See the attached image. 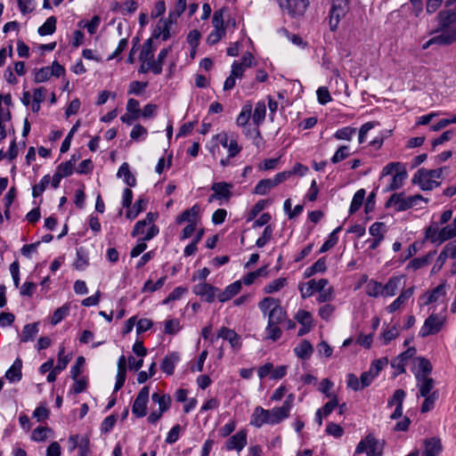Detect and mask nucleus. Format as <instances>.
<instances>
[{
	"mask_svg": "<svg viewBox=\"0 0 456 456\" xmlns=\"http://www.w3.org/2000/svg\"><path fill=\"white\" fill-rule=\"evenodd\" d=\"M294 401L295 395L289 394L280 407L265 410L261 406H256L251 415L250 425L256 428H261L264 425L273 426L281 423L289 417Z\"/></svg>",
	"mask_w": 456,
	"mask_h": 456,
	"instance_id": "f257e3e1",
	"label": "nucleus"
},
{
	"mask_svg": "<svg viewBox=\"0 0 456 456\" xmlns=\"http://www.w3.org/2000/svg\"><path fill=\"white\" fill-rule=\"evenodd\" d=\"M438 19L443 29L438 36L432 37L423 45L424 49L432 45H447L456 41V8L440 12Z\"/></svg>",
	"mask_w": 456,
	"mask_h": 456,
	"instance_id": "f03ea898",
	"label": "nucleus"
},
{
	"mask_svg": "<svg viewBox=\"0 0 456 456\" xmlns=\"http://www.w3.org/2000/svg\"><path fill=\"white\" fill-rule=\"evenodd\" d=\"M442 168L428 170L420 168L412 177V183L418 184L422 191H431L440 185Z\"/></svg>",
	"mask_w": 456,
	"mask_h": 456,
	"instance_id": "7ed1b4c3",
	"label": "nucleus"
},
{
	"mask_svg": "<svg viewBox=\"0 0 456 456\" xmlns=\"http://www.w3.org/2000/svg\"><path fill=\"white\" fill-rule=\"evenodd\" d=\"M419 201L428 202L421 195L416 194L407 197L404 192L394 193L386 203L387 208H393L395 211L401 212L419 205Z\"/></svg>",
	"mask_w": 456,
	"mask_h": 456,
	"instance_id": "20e7f679",
	"label": "nucleus"
},
{
	"mask_svg": "<svg viewBox=\"0 0 456 456\" xmlns=\"http://www.w3.org/2000/svg\"><path fill=\"white\" fill-rule=\"evenodd\" d=\"M349 11V0H332L330 10L329 25L332 31L338 27L340 20Z\"/></svg>",
	"mask_w": 456,
	"mask_h": 456,
	"instance_id": "39448f33",
	"label": "nucleus"
},
{
	"mask_svg": "<svg viewBox=\"0 0 456 456\" xmlns=\"http://www.w3.org/2000/svg\"><path fill=\"white\" fill-rule=\"evenodd\" d=\"M282 13L291 18H299L305 14L309 5L308 0H277Z\"/></svg>",
	"mask_w": 456,
	"mask_h": 456,
	"instance_id": "423d86ee",
	"label": "nucleus"
},
{
	"mask_svg": "<svg viewBox=\"0 0 456 456\" xmlns=\"http://www.w3.org/2000/svg\"><path fill=\"white\" fill-rule=\"evenodd\" d=\"M444 322V317L432 314L426 319L419 332V335L421 338H425L438 333L442 330Z\"/></svg>",
	"mask_w": 456,
	"mask_h": 456,
	"instance_id": "0eeeda50",
	"label": "nucleus"
},
{
	"mask_svg": "<svg viewBox=\"0 0 456 456\" xmlns=\"http://www.w3.org/2000/svg\"><path fill=\"white\" fill-rule=\"evenodd\" d=\"M362 452H365L367 456L382 455V447L379 441L372 435H368L356 446L355 453Z\"/></svg>",
	"mask_w": 456,
	"mask_h": 456,
	"instance_id": "6e6552de",
	"label": "nucleus"
},
{
	"mask_svg": "<svg viewBox=\"0 0 456 456\" xmlns=\"http://www.w3.org/2000/svg\"><path fill=\"white\" fill-rule=\"evenodd\" d=\"M64 73V68L57 61H53L51 67H44L35 73V82L43 83L47 81L51 77H59Z\"/></svg>",
	"mask_w": 456,
	"mask_h": 456,
	"instance_id": "1a4fd4ad",
	"label": "nucleus"
},
{
	"mask_svg": "<svg viewBox=\"0 0 456 456\" xmlns=\"http://www.w3.org/2000/svg\"><path fill=\"white\" fill-rule=\"evenodd\" d=\"M150 389L148 387H143L138 393L134 404L132 406V412L138 418L146 415L147 403L149 400Z\"/></svg>",
	"mask_w": 456,
	"mask_h": 456,
	"instance_id": "9d476101",
	"label": "nucleus"
},
{
	"mask_svg": "<svg viewBox=\"0 0 456 456\" xmlns=\"http://www.w3.org/2000/svg\"><path fill=\"white\" fill-rule=\"evenodd\" d=\"M248 432L245 429L238 431L230 436L224 444L225 451H236L240 452L247 445Z\"/></svg>",
	"mask_w": 456,
	"mask_h": 456,
	"instance_id": "9b49d317",
	"label": "nucleus"
},
{
	"mask_svg": "<svg viewBox=\"0 0 456 456\" xmlns=\"http://www.w3.org/2000/svg\"><path fill=\"white\" fill-rule=\"evenodd\" d=\"M176 21H171L169 16L167 19L159 20L152 35L150 38H154L157 42L166 41L170 37V26Z\"/></svg>",
	"mask_w": 456,
	"mask_h": 456,
	"instance_id": "f8f14e48",
	"label": "nucleus"
},
{
	"mask_svg": "<svg viewBox=\"0 0 456 456\" xmlns=\"http://www.w3.org/2000/svg\"><path fill=\"white\" fill-rule=\"evenodd\" d=\"M431 371L432 365L428 359L417 357L413 360L412 372L416 379L429 377Z\"/></svg>",
	"mask_w": 456,
	"mask_h": 456,
	"instance_id": "ddd939ff",
	"label": "nucleus"
},
{
	"mask_svg": "<svg viewBox=\"0 0 456 456\" xmlns=\"http://www.w3.org/2000/svg\"><path fill=\"white\" fill-rule=\"evenodd\" d=\"M217 291V288L206 282L199 283L193 287L194 294L204 297L208 303H212L215 300Z\"/></svg>",
	"mask_w": 456,
	"mask_h": 456,
	"instance_id": "4468645a",
	"label": "nucleus"
},
{
	"mask_svg": "<svg viewBox=\"0 0 456 456\" xmlns=\"http://www.w3.org/2000/svg\"><path fill=\"white\" fill-rule=\"evenodd\" d=\"M242 289L241 281H236L232 284L228 285L221 293L217 295V298L220 302L224 303L229 301L233 297L238 295Z\"/></svg>",
	"mask_w": 456,
	"mask_h": 456,
	"instance_id": "2eb2a0df",
	"label": "nucleus"
},
{
	"mask_svg": "<svg viewBox=\"0 0 456 456\" xmlns=\"http://www.w3.org/2000/svg\"><path fill=\"white\" fill-rule=\"evenodd\" d=\"M442 451L440 439L436 437L428 438L424 441V449L421 456H438Z\"/></svg>",
	"mask_w": 456,
	"mask_h": 456,
	"instance_id": "dca6fc26",
	"label": "nucleus"
},
{
	"mask_svg": "<svg viewBox=\"0 0 456 456\" xmlns=\"http://www.w3.org/2000/svg\"><path fill=\"white\" fill-rule=\"evenodd\" d=\"M163 59H142L139 68V72L147 73L149 71L154 74H159L162 71Z\"/></svg>",
	"mask_w": 456,
	"mask_h": 456,
	"instance_id": "f3484780",
	"label": "nucleus"
},
{
	"mask_svg": "<svg viewBox=\"0 0 456 456\" xmlns=\"http://www.w3.org/2000/svg\"><path fill=\"white\" fill-rule=\"evenodd\" d=\"M232 187V184L224 182L213 183L211 190L214 191V194L210 196L209 201H212L213 199H229Z\"/></svg>",
	"mask_w": 456,
	"mask_h": 456,
	"instance_id": "a211bd4d",
	"label": "nucleus"
},
{
	"mask_svg": "<svg viewBox=\"0 0 456 456\" xmlns=\"http://www.w3.org/2000/svg\"><path fill=\"white\" fill-rule=\"evenodd\" d=\"M179 360L180 356L176 352L167 354L160 364L162 371L167 375H172Z\"/></svg>",
	"mask_w": 456,
	"mask_h": 456,
	"instance_id": "6ab92c4d",
	"label": "nucleus"
},
{
	"mask_svg": "<svg viewBox=\"0 0 456 456\" xmlns=\"http://www.w3.org/2000/svg\"><path fill=\"white\" fill-rule=\"evenodd\" d=\"M403 276H393L387 282L383 285V296L393 297L396 294V291L402 284Z\"/></svg>",
	"mask_w": 456,
	"mask_h": 456,
	"instance_id": "aec40b11",
	"label": "nucleus"
},
{
	"mask_svg": "<svg viewBox=\"0 0 456 456\" xmlns=\"http://www.w3.org/2000/svg\"><path fill=\"white\" fill-rule=\"evenodd\" d=\"M21 368H22V361L20 358H17L13 362L12 365L5 372V378L10 382L20 381L22 377Z\"/></svg>",
	"mask_w": 456,
	"mask_h": 456,
	"instance_id": "412c9836",
	"label": "nucleus"
},
{
	"mask_svg": "<svg viewBox=\"0 0 456 456\" xmlns=\"http://www.w3.org/2000/svg\"><path fill=\"white\" fill-rule=\"evenodd\" d=\"M413 295V288H409L405 290H403L399 297L392 302L387 307V311L388 313H394L396 310H398L405 302L411 297Z\"/></svg>",
	"mask_w": 456,
	"mask_h": 456,
	"instance_id": "4be33fe9",
	"label": "nucleus"
},
{
	"mask_svg": "<svg viewBox=\"0 0 456 456\" xmlns=\"http://www.w3.org/2000/svg\"><path fill=\"white\" fill-rule=\"evenodd\" d=\"M217 337L228 340L232 347L240 346V336L233 330H231L226 327H222L218 330Z\"/></svg>",
	"mask_w": 456,
	"mask_h": 456,
	"instance_id": "5701e85b",
	"label": "nucleus"
},
{
	"mask_svg": "<svg viewBox=\"0 0 456 456\" xmlns=\"http://www.w3.org/2000/svg\"><path fill=\"white\" fill-rule=\"evenodd\" d=\"M287 313L281 305V301L268 313V322L280 324L285 321Z\"/></svg>",
	"mask_w": 456,
	"mask_h": 456,
	"instance_id": "b1692460",
	"label": "nucleus"
},
{
	"mask_svg": "<svg viewBox=\"0 0 456 456\" xmlns=\"http://www.w3.org/2000/svg\"><path fill=\"white\" fill-rule=\"evenodd\" d=\"M407 178V172L404 168L396 169V173L392 176L391 183L387 186L386 191H395L401 188L403 181Z\"/></svg>",
	"mask_w": 456,
	"mask_h": 456,
	"instance_id": "393cba45",
	"label": "nucleus"
},
{
	"mask_svg": "<svg viewBox=\"0 0 456 456\" xmlns=\"http://www.w3.org/2000/svg\"><path fill=\"white\" fill-rule=\"evenodd\" d=\"M199 212V207L197 205H194L193 207L184 210L180 216H178L176 217V222L178 224H182L183 222H188L189 224H196Z\"/></svg>",
	"mask_w": 456,
	"mask_h": 456,
	"instance_id": "a878e982",
	"label": "nucleus"
},
{
	"mask_svg": "<svg viewBox=\"0 0 456 456\" xmlns=\"http://www.w3.org/2000/svg\"><path fill=\"white\" fill-rule=\"evenodd\" d=\"M416 380L420 396L429 395L433 392L432 390L435 387V380L432 378H421Z\"/></svg>",
	"mask_w": 456,
	"mask_h": 456,
	"instance_id": "bb28decb",
	"label": "nucleus"
},
{
	"mask_svg": "<svg viewBox=\"0 0 456 456\" xmlns=\"http://www.w3.org/2000/svg\"><path fill=\"white\" fill-rule=\"evenodd\" d=\"M445 297V286L444 284L438 285L435 289L427 293L424 297L426 298L424 304L428 305L437 302L440 299L444 300Z\"/></svg>",
	"mask_w": 456,
	"mask_h": 456,
	"instance_id": "cd10ccee",
	"label": "nucleus"
},
{
	"mask_svg": "<svg viewBox=\"0 0 456 456\" xmlns=\"http://www.w3.org/2000/svg\"><path fill=\"white\" fill-rule=\"evenodd\" d=\"M434 253H429L421 257L413 258L409 262L406 269L409 271H417L429 265Z\"/></svg>",
	"mask_w": 456,
	"mask_h": 456,
	"instance_id": "c85d7f7f",
	"label": "nucleus"
},
{
	"mask_svg": "<svg viewBox=\"0 0 456 456\" xmlns=\"http://www.w3.org/2000/svg\"><path fill=\"white\" fill-rule=\"evenodd\" d=\"M117 175L119 178H124L125 183L134 187L136 184V179L134 175L131 173L129 169V165L126 162H124L118 168Z\"/></svg>",
	"mask_w": 456,
	"mask_h": 456,
	"instance_id": "c756f323",
	"label": "nucleus"
},
{
	"mask_svg": "<svg viewBox=\"0 0 456 456\" xmlns=\"http://www.w3.org/2000/svg\"><path fill=\"white\" fill-rule=\"evenodd\" d=\"M313 346L307 340H303L294 348L296 355L300 359H308L313 354Z\"/></svg>",
	"mask_w": 456,
	"mask_h": 456,
	"instance_id": "7c9ffc66",
	"label": "nucleus"
},
{
	"mask_svg": "<svg viewBox=\"0 0 456 456\" xmlns=\"http://www.w3.org/2000/svg\"><path fill=\"white\" fill-rule=\"evenodd\" d=\"M286 285H287L286 278H278V279H275V280L270 281L268 284H266L264 287L263 291L265 294H273V293L280 291Z\"/></svg>",
	"mask_w": 456,
	"mask_h": 456,
	"instance_id": "2f4dec72",
	"label": "nucleus"
},
{
	"mask_svg": "<svg viewBox=\"0 0 456 456\" xmlns=\"http://www.w3.org/2000/svg\"><path fill=\"white\" fill-rule=\"evenodd\" d=\"M151 399L154 403L159 404V411L163 413L170 408L171 397L168 395H160L158 393H154L151 395Z\"/></svg>",
	"mask_w": 456,
	"mask_h": 456,
	"instance_id": "473e14b6",
	"label": "nucleus"
},
{
	"mask_svg": "<svg viewBox=\"0 0 456 456\" xmlns=\"http://www.w3.org/2000/svg\"><path fill=\"white\" fill-rule=\"evenodd\" d=\"M148 201L145 199L137 200L133 208L128 209L126 213V216L128 219H134L141 212H142L146 208Z\"/></svg>",
	"mask_w": 456,
	"mask_h": 456,
	"instance_id": "72a5a7b5",
	"label": "nucleus"
},
{
	"mask_svg": "<svg viewBox=\"0 0 456 456\" xmlns=\"http://www.w3.org/2000/svg\"><path fill=\"white\" fill-rule=\"evenodd\" d=\"M365 291L370 297H378L383 296V285L377 281L370 280L365 287Z\"/></svg>",
	"mask_w": 456,
	"mask_h": 456,
	"instance_id": "f704fd0d",
	"label": "nucleus"
},
{
	"mask_svg": "<svg viewBox=\"0 0 456 456\" xmlns=\"http://www.w3.org/2000/svg\"><path fill=\"white\" fill-rule=\"evenodd\" d=\"M38 324L37 323H30L24 326L22 334H21V342H28L29 340H33L37 334L38 333Z\"/></svg>",
	"mask_w": 456,
	"mask_h": 456,
	"instance_id": "c9c22d12",
	"label": "nucleus"
},
{
	"mask_svg": "<svg viewBox=\"0 0 456 456\" xmlns=\"http://www.w3.org/2000/svg\"><path fill=\"white\" fill-rule=\"evenodd\" d=\"M159 45V42H157L154 38L147 39L142 48L139 57H153L154 52Z\"/></svg>",
	"mask_w": 456,
	"mask_h": 456,
	"instance_id": "e433bc0d",
	"label": "nucleus"
},
{
	"mask_svg": "<svg viewBox=\"0 0 456 456\" xmlns=\"http://www.w3.org/2000/svg\"><path fill=\"white\" fill-rule=\"evenodd\" d=\"M266 107L265 102H258L256 104L254 112L252 114L253 122L255 125L259 126L265 118Z\"/></svg>",
	"mask_w": 456,
	"mask_h": 456,
	"instance_id": "4c0bfd02",
	"label": "nucleus"
},
{
	"mask_svg": "<svg viewBox=\"0 0 456 456\" xmlns=\"http://www.w3.org/2000/svg\"><path fill=\"white\" fill-rule=\"evenodd\" d=\"M76 160H77V159L75 158V156H72V158L69 160L61 163L57 167L56 171L62 177L69 176L73 173L74 165H75Z\"/></svg>",
	"mask_w": 456,
	"mask_h": 456,
	"instance_id": "58836bf2",
	"label": "nucleus"
},
{
	"mask_svg": "<svg viewBox=\"0 0 456 456\" xmlns=\"http://www.w3.org/2000/svg\"><path fill=\"white\" fill-rule=\"evenodd\" d=\"M364 197H365V190H363V189H360L354 193L352 202H351V205H350V208H349L350 214H354L357 210L360 209V208L362 205Z\"/></svg>",
	"mask_w": 456,
	"mask_h": 456,
	"instance_id": "ea45409f",
	"label": "nucleus"
},
{
	"mask_svg": "<svg viewBox=\"0 0 456 456\" xmlns=\"http://www.w3.org/2000/svg\"><path fill=\"white\" fill-rule=\"evenodd\" d=\"M281 300L272 297H266L258 303V307L264 315L268 316V313L273 309Z\"/></svg>",
	"mask_w": 456,
	"mask_h": 456,
	"instance_id": "a19ab883",
	"label": "nucleus"
},
{
	"mask_svg": "<svg viewBox=\"0 0 456 456\" xmlns=\"http://www.w3.org/2000/svg\"><path fill=\"white\" fill-rule=\"evenodd\" d=\"M342 227H337L330 235L328 240L322 244L320 248V253H324L333 248L338 241L337 234L341 231Z\"/></svg>",
	"mask_w": 456,
	"mask_h": 456,
	"instance_id": "79ce46f5",
	"label": "nucleus"
},
{
	"mask_svg": "<svg viewBox=\"0 0 456 456\" xmlns=\"http://www.w3.org/2000/svg\"><path fill=\"white\" fill-rule=\"evenodd\" d=\"M56 29V19L53 16L49 17L45 23L39 27L38 33L41 36L52 35Z\"/></svg>",
	"mask_w": 456,
	"mask_h": 456,
	"instance_id": "37998d69",
	"label": "nucleus"
},
{
	"mask_svg": "<svg viewBox=\"0 0 456 456\" xmlns=\"http://www.w3.org/2000/svg\"><path fill=\"white\" fill-rule=\"evenodd\" d=\"M439 394L437 390L433 391L429 395L423 396L425 398L422 405H421V412H428L431 411L434 406L436 401L438 399Z\"/></svg>",
	"mask_w": 456,
	"mask_h": 456,
	"instance_id": "c03bdc74",
	"label": "nucleus"
},
{
	"mask_svg": "<svg viewBox=\"0 0 456 456\" xmlns=\"http://www.w3.org/2000/svg\"><path fill=\"white\" fill-rule=\"evenodd\" d=\"M52 429L48 427H37L33 430L31 439L36 442H43L52 434Z\"/></svg>",
	"mask_w": 456,
	"mask_h": 456,
	"instance_id": "a18cd8bd",
	"label": "nucleus"
},
{
	"mask_svg": "<svg viewBox=\"0 0 456 456\" xmlns=\"http://www.w3.org/2000/svg\"><path fill=\"white\" fill-rule=\"evenodd\" d=\"M275 187L272 179L260 180L254 188V193L258 195H265L269 191Z\"/></svg>",
	"mask_w": 456,
	"mask_h": 456,
	"instance_id": "49530a36",
	"label": "nucleus"
},
{
	"mask_svg": "<svg viewBox=\"0 0 456 456\" xmlns=\"http://www.w3.org/2000/svg\"><path fill=\"white\" fill-rule=\"evenodd\" d=\"M453 237H456V225L452 222V224L446 225L444 227L438 234V240L440 242L448 240Z\"/></svg>",
	"mask_w": 456,
	"mask_h": 456,
	"instance_id": "de8ad7c7",
	"label": "nucleus"
},
{
	"mask_svg": "<svg viewBox=\"0 0 456 456\" xmlns=\"http://www.w3.org/2000/svg\"><path fill=\"white\" fill-rule=\"evenodd\" d=\"M186 0H176L175 7L169 12V19L171 21H176L177 19L186 9Z\"/></svg>",
	"mask_w": 456,
	"mask_h": 456,
	"instance_id": "09e8293b",
	"label": "nucleus"
},
{
	"mask_svg": "<svg viewBox=\"0 0 456 456\" xmlns=\"http://www.w3.org/2000/svg\"><path fill=\"white\" fill-rule=\"evenodd\" d=\"M265 332H266V338L271 339L273 341L278 340L282 335V331L280 329L279 324L270 323V322H267V326L265 328Z\"/></svg>",
	"mask_w": 456,
	"mask_h": 456,
	"instance_id": "8fccbe9b",
	"label": "nucleus"
},
{
	"mask_svg": "<svg viewBox=\"0 0 456 456\" xmlns=\"http://www.w3.org/2000/svg\"><path fill=\"white\" fill-rule=\"evenodd\" d=\"M251 114H252L251 105L247 104V105L243 106V108L241 109V111L240 112V114L237 118V120H236L237 125L239 126H246L249 121Z\"/></svg>",
	"mask_w": 456,
	"mask_h": 456,
	"instance_id": "3c124183",
	"label": "nucleus"
},
{
	"mask_svg": "<svg viewBox=\"0 0 456 456\" xmlns=\"http://www.w3.org/2000/svg\"><path fill=\"white\" fill-rule=\"evenodd\" d=\"M50 183V175H45L40 180L37 184H35L32 188V195L34 198L39 197L46 189L48 184Z\"/></svg>",
	"mask_w": 456,
	"mask_h": 456,
	"instance_id": "603ef678",
	"label": "nucleus"
},
{
	"mask_svg": "<svg viewBox=\"0 0 456 456\" xmlns=\"http://www.w3.org/2000/svg\"><path fill=\"white\" fill-rule=\"evenodd\" d=\"M246 61H247V59H244L243 62L234 61L232 63V70H231V75L233 77H235L236 79L237 78L240 79L242 77V76H243L244 71H245V68L250 66V62L249 63H246Z\"/></svg>",
	"mask_w": 456,
	"mask_h": 456,
	"instance_id": "864d4df0",
	"label": "nucleus"
},
{
	"mask_svg": "<svg viewBox=\"0 0 456 456\" xmlns=\"http://www.w3.org/2000/svg\"><path fill=\"white\" fill-rule=\"evenodd\" d=\"M399 331L395 326H387L382 332L381 339L384 345L388 344L391 340L398 337Z\"/></svg>",
	"mask_w": 456,
	"mask_h": 456,
	"instance_id": "5fc2aeb1",
	"label": "nucleus"
},
{
	"mask_svg": "<svg viewBox=\"0 0 456 456\" xmlns=\"http://www.w3.org/2000/svg\"><path fill=\"white\" fill-rule=\"evenodd\" d=\"M268 205V200H258L254 206L253 208L250 209V211L248 212V217H247V221L249 222V221H252L254 218L256 217V216L263 210L265 209Z\"/></svg>",
	"mask_w": 456,
	"mask_h": 456,
	"instance_id": "6e6d98bb",
	"label": "nucleus"
},
{
	"mask_svg": "<svg viewBox=\"0 0 456 456\" xmlns=\"http://www.w3.org/2000/svg\"><path fill=\"white\" fill-rule=\"evenodd\" d=\"M167 280L166 276L159 278L156 282H152L151 280H148L142 288L143 292H154L161 289Z\"/></svg>",
	"mask_w": 456,
	"mask_h": 456,
	"instance_id": "4d7b16f0",
	"label": "nucleus"
},
{
	"mask_svg": "<svg viewBox=\"0 0 456 456\" xmlns=\"http://www.w3.org/2000/svg\"><path fill=\"white\" fill-rule=\"evenodd\" d=\"M200 38V33L196 29L191 31L187 37V41L191 46V57H194V55L196 54V46L198 45Z\"/></svg>",
	"mask_w": 456,
	"mask_h": 456,
	"instance_id": "13d9d810",
	"label": "nucleus"
},
{
	"mask_svg": "<svg viewBox=\"0 0 456 456\" xmlns=\"http://www.w3.org/2000/svg\"><path fill=\"white\" fill-rule=\"evenodd\" d=\"M356 130L354 127L351 126H346L343 128L338 129L335 134L334 137L338 140H346L350 141L353 137V135L355 134Z\"/></svg>",
	"mask_w": 456,
	"mask_h": 456,
	"instance_id": "bf43d9fd",
	"label": "nucleus"
},
{
	"mask_svg": "<svg viewBox=\"0 0 456 456\" xmlns=\"http://www.w3.org/2000/svg\"><path fill=\"white\" fill-rule=\"evenodd\" d=\"M350 155L349 147L346 145L340 146L335 154L331 158V162L333 164H337L344 159H346Z\"/></svg>",
	"mask_w": 456,
	"mask_h": 456,
	"instance_id": "052dcab7",
	"label": "nucleus"
},
{
	"mask_svg": "<svg viewBox=\"0 0 456 456\" xmlns=\"http://www.w3.org/2000/svg\"><path fill=\"white\" fill-rule=\"evenodd\" d=\"M69 307L68 305H62L57 308L52 316V324L56 325L61 322L69 314Z\"/></svg>",
	"mask_w": 456,
	"mask_h": 456,
	"instance_id": "680f3d73",
	"label": "nucleus"
},
{
	"mask_svg": "<svg viewBox=\"0 0 456 456\" xmlns=\"http://www.w3.org/2000/svg\"><path fill=\"white\" fill-rule=\"evenodd\" d=\"M405 396H406V394L403 389H397L395 391L393 396L388 400L387 405L389 407H391L393 405L403 406V403L404 401Z\"/></svg>",
	"mask_w": 456,
	"mask_h": 456,
	"instance_id": "e2e57ef3",
	"label": "nucleus"
},
{
	"mask_svg": "<svg viewBox=\"0 0 456 456\" xmlns=\"http://www.w3.org/2000/svg\"><path fill=\"white\" fill-rule=\"evenodd\" d=\"M295 319L301 325H313L312 314L305 310H298L295 315Z\"/></svg>",
	"mask_w": 456,
	"mask_h": 456,
	"instance_id": "0e129e2a",
	"label": "nucleus"
},
{
	"mask_svg": "<svg viewBox=\"0 0 456 456\" xmlns=\"http://www.w3.org/2000/svg\"><path fill=\"white\" fill-rule=\"evenodd\" d=\"M88 265V257L82 248L77 250V259L74 263L76 269L84 270Z\"/></svg>",
	"mask_w": 456,
	"mask_h": 456,
	"instance_id": "69168bd1",
	"label": "nucleus"
},
{
	"mask_svg": "<svg viewBox=\"0 0 456 456\" xmlns=\"http://www.w3.org/2000/svg\"><path fill=\"white\" fill-rule=\"evenodd\" d=\"M18 7L22 14L32 12L35 10V0H17Z\"/></svg>",
	"mask_w": 456,
	"mask_h": 456,
	"instance_id": "338daca9",
	"label": "nucleus"
},
{
	"mask_svg": "<svg viewBox=\"0 0 456 456\" xmlns=\"http://www.w3.org/2000/svg\"><path fill=\"white\" fill-rule=\"evenodd\" d=\"M181 330L180 322L176 319H170L165 322V332L169 335L176 334Z\"/></svg>",
	"mask_w": 456,
	"mask_h": 456,
	"instance_id": "774afa93",
	"label": "nucleus"
}]
</instances>
